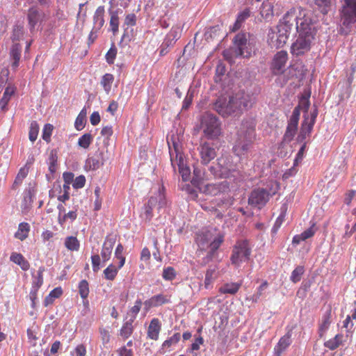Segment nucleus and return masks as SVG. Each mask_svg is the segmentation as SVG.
I'll return each instance as SVG.
<instances>
[{
  "label": "nucleus",
  "instance_id": "obj_1",
  "mask_svg": "<svg viewBox=\"0 0 356 356\" xmlns=\"http://www.w3.org/2000/svg\"><path fill=\"white\" fill-rule=\"evenodd\" d=\"M253 102L251 97L243 92H237L227 99L219 97L213 104V109L223 118L231 115H237L243 110L252 106Z\"/></svg>",
  "mask_w": 356,
  "mask_h": 356
},
{
  "label": "nucleus",
  "instance_id": "obj_2",
  "mask_svg": "<svg viewBox=\"0 0 356 356\" xmlns=\"http://www.w3.org/2000/svg\"><path fill=\"white\" fill-rule=\"evenodd\" d=\"M225 240V234L216 230H207L196 234L195 242L198 246L197 254L209 249L205 257L203 258L202 264L205 265L214 257L216 251L222 244Z\"/></svg>",
  "mask_w": 356,
  "mask_h": 356
},
{
  "label": "nucleus",
  "instance_id": "obj_3",
  "mask_svg": "<svg viewBox=\"0 0 356 356\" xmlns=\"http://www.w3.org/2000/svg\"><path fill=\"white\" fill-rule=\"evenodd\" d=\"M256 120L253 118H245L241 122L233 146V151L236 155L243 156L249 149L256 136Z\"/></svg>",
  "mask_w": 356,
  "mask_h": 356
},
{
  "label": "nucleus",
  "instance_id": "obj_4",
  "mask_svg": "<svg viewBox=\"0 0 356 356\" xmlns=\"http://www.w3.org/2000/svg\"><path fill=\"white\" fill-rule=\"evenodd\" d=\"M341 26L340 33L348 35L353 24L356 23V0H343L341 10Z\"/></svg>",
  "mask_w": 356,
  "mask_h": 356
},
{
  "label": "nucleus",
  "instance_id": "obj_5",
  "mask_svg": "<svg viewBox=\"0 0 356 356\" xmlns=\"http://www.w3.org/2000/svg\"><path fill=\"white\" fill-rule=\"evenodd\" d=\"M200 127L209 139H216L222 134L221 122L215 115L207 112L201 118Z\"/></svg>",
  "mask_w": 356,
  "mask_h": 356
},
{
  "label": "nucleus",
  "instance_id": "obj_6",
  "mask_svg": "<svg viewBox=\"0 0 356 356\" xmlns=\"http://www.w3.org/2000/svg\"><path fill=\"white\" fill-rule=\"evenodd\" d=\"M210 172L217 178H231L237 172L236 165L229 156H222L217 159V163L211 166Z\"/></svg>",
  "mask_w": 356,
  "mask_h": 356
},
{
  "label": "nucleus",
  "instance_id": "obj_7",
  "mask_svg": "<svg viewBox=\"0 0 356 356\" xmlns=\"http://www.w3.org/2000/svg\"><path fill=\"white\" fill-rule=\"evenodd\" d=\"M289 26L286 23H281L275 28H270L268 33L267 42L272 48L282 47L289 39Z\"/></svg>",
  "mask_w": 356,
  "mask_h": 356
},
{
  "label": "nucleus",
  "instance_id": "obj_8",
  "mask_svg": "<svg viewBox=\"0 0 356 356\" xmlns=\"http://www.w3.org/2000/svg\"><path fill=\"white\" fill-rule=\"evenodd\" d=\"M251 248L249 241L246 239L238 240L233 246L230 261L236 267L240 266L243 261L250 259Z\"/></svg>",
  "mask_w": 356,
  "mask_h": 356
},
{
  "label": "nucleus",
  "instance_id": "obj_9",
  "mask_svg": "<svg viewBox=\"0 0 356 356\" xmlns=\"http://www.w3.org/2000/svg\"><path fill=\"white\" fill-rule=\"evenodd\" d=\"M235 46V55L236 56L249 57L251 54V48L248 42L247 34L238 33L234 38Z\"/></svg>",
  "mask_w": 356,
  "mask_h": 356
},
{
  "label": "nucleus",
  "instance_id": "obj_10",
  "mask_svg": "<svg viewBox=\"0 0 356 356\" xmlns=\"http://www.w3.org/2000/svg\"><path fill=\"white\" fill-rule=\"evenodd\" d=\"M314 36L312 35H300L291 47V52L293 55L300 56L309 51L311 43Z\"/></svg>",
  "mask_w": 356,
  "mask_h": 356
},
{
  "label": "nucleus",
  "instance_id": "obj_11",
  "mask_svg": "<svg viewBox=\"0 0 356 356\" xmlns=\"http://www.w3.org/2000/svg\"><path fill=\"white\" fill-rule=\"evenodd\" d=\"M269 193L264 188H255L250 194L248 204L254 207L261 208L269 200Z\"/></svg>",
  "mask_w": 356,
  "mask_h": 356
},
{
  "label": "nucleus",
  "instance_id": "obj_12",
  "mask_svg": "<svg viewBox=\"0 0 356 356\" xmlns=\"http://www.w3.org/2000/svg\"><path fill=\"white\" fill-rule=\"evenodd\" d=\"M300 114V113L298 111V108H295L293 111L291 116L289 118L286 131L283 136L284 142L289 143L293 139L295 135L297 133Z\"/></svg>",
  "mask_w": 356,
  "mask_h": 356
},
{
  "label": "nucleus",
  "instance_id": "obj_13",
  "mask_svg": "<svg viewBox=\"0 0 356 356\" xmlns=\"http://www.w3.org/2000/svg\"><path fill=\"white\" fill-rule=\"evenodd\" d=\"M288 60V54L286 51L277 52L272 60L270 70L275 75H280L284 72L285 65Z\"/></svg>",
  "mask_w": 356,
  "mask_h": 356
},
{
  "label": "nucleus",
  "instance_id": "obj_14",
  "mask_svg": "<svg viewBox=\"0 0 356 356\" xmlns=\"http://www.w3.org/2000/svg\"><path fill=\"white\" fill-rule=\"evenodd\" d=\"M230 191L229 184L225 180L215 184H208L202 189L204 193L211 196L228 193Z\"/></svg>",
  "mask_w": 356,
  "mask_h": 356
},
{
  "label": "nucleus",
  "instance_id": "obj_15",
  "mask_svg": "<svg viewBox=\"0 0 356 356\" xmlns=\"http://www.w3.org/2000/svg\"><path fill=\"white\" fill-rule=\"evenodd\" d=\"M296 29L300 35H312V36H314L316 34L311 19L307 17L305 14L301 17L300 13V17H297Z\"/></svg>",
  "mask_w": 356,
  "mask_h": 356
},
{
  "label": "nucleus",
  "instance_id": "obj_16",
  "mask_svg": "<svg viewBox=\"0 0 356 356\" xmlns=\"http://www.w3.org/2000/svg\"><path fill=\"white\" fill-rule=\"evenodd\" d=\"M201 163L207 165L217 155L213 144L209 142L202 143L199 148Z\"/></svg>",
  "mask_w": 356,
  "mask_h": 356
},
{
  "label": "nucleus",
  "instance_id": "obj_17",
  "mask_svg": "<svg viewBox=\"0 0 356 356\" xmlns=\"http://www.w3.org/2000/svg\"><path fill=\"white\" fill-rule=\"evenodd\" d=\"M44 13L37 6H33L27 10V19L30 30L35 29V26L43 20Z\"/></svg>",
  "mask_w": 356,
  "mask_h": 356
},
{
  "label": "nucleus",
  "instance_id": "obj_18",
  "mask_svg": "<svg viewBox=\"0 0 356 356\" xmlns=\"http://www.w3.org/2000/svg\"><path fill=\"white\" fill-rule=\"evenodd\" d=\"M332 307L328 305L318 323V332L320 338L324 337L332 322Z\"/></svg>",
  "mask_w": 356,
  "mask_h": 356
},
{
  "label": "nucleus",
  "instance_id": "obj_19",
  "mask_svg": "<svg viewBox=\"0 0 356 356\" xmlns=\"http://www.w3.org/2000/svg\"><path fill=\"white\" fill-rule=\"evenodd\" d=\"M168 145L169 148V153L170 156L171 164L175 168V163L177 160L183 158L180 152V145L178 142V138L172 136L170 140H168Z\"/></svg>",
  "mask_w": 356,
  "mask_h": 356
},
{
  "label": "nucleus",
  "instance_id": "obj_20",
  "mask_svg": "<svg viewBox=\"0 0 356 356\" xmlns=\"http://www.w3.org/2000/svg\"><path fill=\"white\" fill-rule=\"evenodd\" d=\"M170 302V297L163 294H158L152 296L144 302V309L147 312L152 307H159Z\"/></svg>",
  "mask_w": 356,
  "mask_h": 356
},
{
  "label": "nucleus",
  "instance_id": "obj_21",
  "mask_svg": "<svg viewBox=\"0 0 356 356\" xmlns=\"http://www.w3.org/2000/svg\"><path fill=\"white\" fill-rule=\"evenodd\" d=\"M276 4V0L264 1L260 8V14L266 21H270L274 16V6Z\"/></svg>",
  "mask_w": 356,
  "mask_h": 356
},
{
  "label": "nucleus",
  "instance_id": "obj_22",
  "mask_svg": "<svg viewBox=\"0 0 356 356\" xmlns=\"http://www.w3.org/2000/svg\"><path fill=\"white\" fill-rule=\"evenodd\" d=\"M58 209L59 210L58 222L61 226L65 225L67 220L73 222L77 218L76 210H73L65 213V209L63 204H58Z\"/></svg>",
  "mask_w": 356,
  "mask_h": 356
},
{
  "label": "nucleus",
  "instance_id": "obj_23",
  "mask_svg": "<svg viewBox=\"0 0 356 356\" xmlns=\"http://www.w3.org/2000/svg\"><path fill=\"white\" fill-rule=\"evenodd\" d=\"M181 30L179 26H172L166 35L164 41L162 44V47H169L172 46L175 42L181 37Z\"/></svg>",
  "mask_w": 356,
  "mask_h": 356
},
{
  "label": "nucleus",
  "instance_id": "obj_24",
  "mask_svg": "<svg viewBox=\"0 0 356 356\" xmlns=\"http://www.w3.org/2000/svg\"><path fill=\"white\" fill-rule=\"evenodd\" d=\"M314 127V120L308 121V118H305L301 124L300 133L297 137V141L302 143L309 136Z\"/></svg>",
  "mask_w": 356,
  "mask_h": 356
},
{
  "label": "nucleus",
  "instance_id": "obj_25",
  "mask_svg": "<svg viewBox=\"0 0 356 356\" xmlns=\"http://www.w3.org/2000/svg\"><path fill=\"white\" fill-rule=\"evenodd\" d=\"M115 243V238L110 237L106 238L101 251V257L103 262H106L110 259Z\"/></svg>",
  "mask_w": 356,
  "mask_h": 356
},
{
  "label": "nucleus",
  "instance_id": "obj_26",
  "mask_svg": "<svg viewBox=\"0 0 356 356\" xmlns=\"http://www.w3.org/2000/svg\"><path fill=\"white\" fill-rule=\"evenodd\" d=\"M161 330V324L159 319L154 318L147 327V337L154 341L158 340Z\"/></svg>",
  "mask_w": 356,
  "mask_h": 356
},
{
  "label": "nucleus",
  "instance_id": "obj_27",
  "mask_svg": "<svg viewBox=\"0 0 356 356\" xmlns=\"http://www.w3.org/2000/svg\"><path fill=\"white\" fill-rule=\"evenodd\" d=\"M108 13L110 15L109 26L111 31L113 35H116L119 31V14L122 13V10L121 9L113 10L112 8H110L108 9Z\"/></svg>",
  "mask_w": 356,
  "mask_h": 356
},
{
  "label": "nucleus",
  "instance_id": "obj_28",
  "mask_svg": "<svg viewBox=\"0 0 356 356\" xmlns=\"http://www.w3.org/2000/svg\"><path fill=\"white\" fill-rule=\"evenodd\" d=\"M291 332L289 331L282 337L277 345L275 346L274 350L276 356H280L283 351H284L291 343Z\"/></svg>",
  "mask_w": 356,
  "mask_h": 356
},
{
  "label": "nucleus",
  "instance_id": "obj_29",
  "mask_svg": "<svg viewBox=\"0 0 356 356\" xmlns=\"http://www.w3.org/2000/svg\"><path fill=\"white\" fill-rule=\"evenodd\" d=\"M105 8L104 6L97 7L93 15V28L99 31L104 25Z\"/></svg>",
  "mask_w": 356,
  "mask_h": 356
},
{
  "label": "nucleus",
  "instance_id": "obj_30",
  "mask_svg": "<svg viewBox=\"0 0 356 356\" xmlns=\"http://www.w3.org/2000/svg\"><path fill=\"white\" fill-rule=\"evenodd\" d=\"M22 53V45L19 43H14L10 50V58L13 60L11 66L13 69H17L19 64Z\"/></svg>",
  "mask_w": 356,
  "mask_h": 356
},
{
  "label": "nucleus",
  "instance_id": "obj_31",
  "mask_svg": "<svg viewBox=\"0 0 356 356\" xmlns=\"http://www.w3.org/2000/svg\"><path fill=\"white\" fill-rule=\"evenodd\" d=\"M10 260L14 264L19 266V267L24 271L28 270L30 268L29 262L21 253L16 252H12L10 257Z\"/></svg>",
  "mask_w": 356,
  "mask_h": 356
},
{
  "label": "nucleus",
  "instance_id": "obj_32",
  "mask_svg": "<svg viewBox=\"0 0 356 356\" xmlns=\"http://www.w3.org/2000/svg\"><path fill=\"white\" fill-rule=\"evenodd\" d=\"M241 286V282L225 283L219 289V292L222 294H236Z\"/></svg>",
  "mask_w": 356,
  "mask_h": 356
},
{
  "label": "nucleus",
  "instance_id": "obj_33",
  "mask_svg": "<svg viewBox=\"0 0 356 356\" xmlns=\"http://www.w3.org/2000/svg\"><path fill=\"white\" fill-rule=\"evenodd\" d=\"M343 341V334H337L333 338L325 341L324 346L330 350H334L342 345Z\"/></svg>",
  "mask_w": 356,
  "mask_h": 356
},
{
  "label": "nucleus",
  "instance_id": "obj_34",
  "mask_svg": "<svg viewBox=\"0 0 356 356\" xmlns=\"http://www.w3.org/2000/svg\"><path fill=\"white\" fill-rule=\"evenodd\" d=\"M31 230V227L28 222H21L18 225V229L17 232L15 233V238L23 241L28 236Z\"/></svg>",
  "mask_w": 356,
  "mask_h": 356
},
{
  "label": "nucleus",
  "instance_id": "obj_35",
  "mask_svg": "<svg viewBox=\"0 0 356 356\" xmlns=\"http://www.w3.org/2000/svg\"><path fill=\"white\" fill-rule=\"evenodd\" d=\"M156 199L149 198L147 203L144 206L143 213L142 216L145 218V220L147 222H150L153 217V208L156 207Z\"/></svg>",
  "mask_w": 356,
  "mask_h": 356
},
{
  "label": "nucleus",
  "instance_id": "obj_36",
  "mask_svg": "<svg viewBox=\"0 0 356 356\" xmlns=\"http://www.w3.org/2000/svg\"><path fill=\"white\" fill-rule=\"evenodd\" d=\"M164 189L163 186L161 187L157 194L149 197L156 199V206L158 205V209L166 207L168 204V201L164 194Z\"/></svg>",
  "mask_w": 356,
  "mask_h": 356
},
{
  "label": "nucleus",
  "instance_id": "obj_37",
  "mask_svg": "<svg viewBox=\"0 0 356 356\" xmlns=\"http://www.w3.org/2000/svg\"><path fill=\"white\" fill-rule=\"evenodd\" d=\"M175 165L178 166L179 172L182 177V179L184 181H188L190 177L191 171L189 168L185 166L184 158H181L180 159L177 160V161H175Z\"/></svg>",
  "mask_w": 356,
  "mask_h": 356
},
{
  "label": "nucleus",
  "instance_id": "obj_38",
  "mask_svg": "<svg viewBox=\"0 0 356 356\" xmlns=\"http://www.w3.org/2000/svg\"><path fill=\"white\" fill-rule=\"evenodd\" d=\"M250 16V9L245 8L238 14L235 24H234L232 31L239 29L242 23Z\"/></svg>",
  "mask_w": 356,
  "mask_h": 356
},
{
  "label": "nucleus",
  "instance_id": "obj_39",
  "mask_svg": "<svg viewBox=\"0 0 356 356\" xmlns=\"http://www.w3.org/2000/svg\"><path fill=\"white\" fill-rule=\"evenodd\" d=\"M133 322L134 319L127 321L121 327L120 334L123 339H127L132 334L134 331Z\"/></svg>",
  "mask_w": 356,
  "mask_h": 356
},
{
  "label": "nucleus",
  "instance_id": "obj_40",
  "mask_svg": "<svg viewBox=\"0 0 356 356\" xmlns=\"http://www.w3.org/2000/svg\"><path fill=\"white\" fill-rule=\"evenodd\" d=\"M314 3L318 6L320 11L325 15L331 9L334 0H314Z\"/></svg>",
  "mask_w": 356,
  "mask_h": 356
},
{
  "label": "nucleus",
  "instance_id": "obj_41",
  "mask_svg": "<svg viewBox=\"0 0 356 356\" xmlns=\"http://www.w3.org/2000/svg\"><path fill=\"white\" fill-rule=\"evenodd\" d=\"M65 248L70 251H77L79 249L80 243L75 236H67L65 241Z\"/></svg>",
  "mask_w": 356,
  "mask_h": 356
},
{
  "label": "nucleus",
  "instance_id": "obj_42",
  "mask_svg": "<svg viewBox=\"0 0 356 356\" xmlns=\"http://www.w3.org/2000/svg\"><path fill=\"white\" fill-rule=\"evenodd\" d=\"M94 156L103 164L111 159V154L109 152L107 147L99 148Z\"/></svg>",
  "mask_w": 356,
  "mask_h": 356
},
{
  "label": "nucleus",
  "instance_id": "obj_43",
  "mask_svg": "<svg viewBox=\"0 0 356 356\" xmlns=\"http://www.w3.org/2000/svg\"><path fill=\"white\" fill-rule=\"evenodd\" d=\"M114 76L111 74L107 73L102 76L101 85L106 93H108L111 91Z\"/></svg>",
  "mask_w": 356,
  "mask_h": 356
},
{
  "label": "nucleus",
  "instance_id": "obj_44",
  "mask_svg": "<svg viewBox=\"0 0 356 356\" xmlns=\"http://www.w3.org/2000/svg\"><path fill=\"white\" fill-rule=\"evenodd\" d=\"M120 268L119 266L117 268L113 264H110L104 270V277L108 280H113Z\"/></svg>",
  "mask_w": 356,
  "mask_h": 356
},
{
  "label": "nucleus",
  "instance_id": "obj_45",
  "mask_svg": "<svg viewBox=\"0 0 356 356\" xmlns=\"http://www.w3.org/2000/svg\"><path fill=\"white\" fill-rule=\"evenodd\" d=\"M93 137L91 134L86 133L81 136L78 140V145L83 149H88L92 143Z\"/></svg>",
  "mask_w": 356,
  "mask_h": 356
},
{
  "label": "nucleus",
  "instance_id": "obj_46",
  "mask_svg": "<svg viewBox=\"0 0 356 356\" xmlns=\"http://www.w3.org/2000/svg\"><path fill=\"white\" fill-rule=\"evenodd\" d=\"M181 335L179 333H175L172 337L163 341L162 344L163 349H170L172 346L176 345L180 340Z\"/></svg>",
  "mask_w": 356,
  "mask_h": 356
},
{
  "label": "nucleus",
  "instance_id": "obj_47",
  "mask_svg": "<svg viewBox=\"0 0 356 356\" xmlns=\"http://www.w3.org/2000/svg\"><path fill=\"white\" fill-rule=\"evenodd\" d=\"M39 132V125L36 121L31 122L29 127V138L32 142L34 143L38 135Z\"/></svg>",
  "mask_w": 356,
  "mask_h": 356
},
{
  "label": "nucleus",
  "instance_id": "obj_48",
  "mask_svg": "<svg viewBox=\"0 0 356 356\" xmlns=\"http://www.w3.org/2000/svg\"><path fill=\"white\" fill-rule=\"evenodd\" d=\"M305 273V268L302 266H297L291 273L290 280L293 283L298 282Z\"/></svg>",
  "mask_w": 356,
  "mask_h": 356
},
{
  "label": "nucleus",
  "instance_id": "obj_49",
  "mask_svg": "<svg viewBox=\"0 0 356 356\" xmlns=\"http://www.w3.org/2000/svg\"><path fill=\"white\" fill-rule=\"evenodd\" d=\"M89 284L86 280H81L79 284V293L83 299H86L89 294Z\"/></svg>",
  "mask_w": 356,
  "mask_h": 356
},
{
  "label": "nucleus",
  "instance_id": "obj_50",
  "mask_svg": "<svg viewBox=\"0 0 356 356\" xmlns=\"http://www.w3.org/2000/svg\"><path fill=\"white\" fill-rule=\"evenodd\" d=\"M124 248L121 243H119L115 251V257L120 260L119 268H121L125 263V257L123 256Z\"/></svg>",
  "mask_w": 356,
  "mask_h": 356
},
{
  "label": "nucleus",
  "instance_id": "obj_51",
  "mask_svg": "<svg viewBox=\"0 0 356 356\" xmlns=\"http://www.w3.org/2000/svg\"><path fill=\"white\" fill-rule=\"evenodd\" d=\"M117 52H118L117 48L115 46V44H113L105 56L106 60L108 64L112 65L114 63L115 59L117 56Z\"/></svg>",
  "mask_w": 356,
  "mask_h": 356
},
{
  "label": "nucleus",
  "instance_id": "obj_52",
  "mask_svg": "<svg viewBox=\"0 0 356 356\" xmlns=\"http://www.w3.org/2000/svg\"><path fill=\"white\" fill-rule=\"evenodd\" d=\"M86 165L90 168V169L95 170L99 169L104 164L101 163L96 156H93L92 157H90L86 160Z\"/></svg>",
  "mask_w": 356,
  "mask_h": 356
},
{
  "label": "nucleus",
  "instance_id": "obj_53",
  "mask_svg": "<svg viewBox=\"0 0 356 356\" xmlns=\"http://www.w3.org/2000/svg\"><path fill=\"white\" fill-rule=\"evenodd\" d=\"M216 269H208L205 274L204 286L206 289H209L210 286L215 280L214 274Z\"/></svg>",
  "mask_w": 356,
  "mask_h": 356
},
{
  "label": "nucleus",
  "instance_id": "obj_54",
  "mask_svg": "<svg viewBox=\"0 0 356 356\" xmlns=\"http://www.w3.org/2000/svg\"><path fill=\"white\" fill-rule=\"evenodd\" d=\"M162 277L164 280L168 281L173 280L176 277L175 270L172 267H167L163 269Z\"/></svg>",
  "mask_w": 356,
  "mask_h": 356
},
{
  "label": "nucleus",
  "instance_id": "obj_55",
  "mask_svg": "<svg viewBox=\"0 0 356 356\" xmlns=\"http://www.w3.org/2000/svg\"><path fill=\"white\" fill-rule=\"evenodd\" d=\"M54 129L53 125L51 124H46L42 130V139L49 143L51 140V136Z\"/></svg>",
  "mask_w": 356,
  "mask_h": 356
},
{
  "label": "nucleus",
  "instance_id": "obj_56",
  "mask_svg": "<svg viewBox=\"0 0 356 356\" xmlns=\"http://www.w3.org/2000/svg\"><path fill=\"white\" fill-rule=\"evenodd\" d=\"M317 228L316 226V223L313 222L308 229H307L306 230L301 233L302 236L303 237V239L307 240L308 238H312L315 234Z\"/></svg>",
  "mask_w": 356,
  "mask_h": 356
},
{
  "label": "nucleus",
  "instance_id": "obj_57",
  "mask_svg": "<svg viewBox=\"0 0 356 356\" xmlns=\"http://www.w3.org/2000/svg\"><path fill=\"white\" fill-rule=\"evenodd\" d=\"M309 95L307 96H302L299 102V104L296 108H298V111H300V108L303 109L305 112H307L309 106H310V102H309Z\"/></svg>",
  "mask_w": 356,
  "mask_h": 356
},
{
  "label": "nucleus",
  "instance_id": "obj_58",
  "mask_svg": "<svg viewBox=\"0 0 356 356\" xmlns=\"http://www.w3.org/2000/svg\"><path fill=\"white\" fill-rule=\"evenodd\" d=\"M193 175L194 176L191 180V183L193 185L198 186L203 179L202 172L200 170L195 168L193 170Z\"/></svg>",
  "mask_w": 356,
  "mask_h": 356
},
{
  "label": "nucleus",
  "instance_id": "obj_59",
  "mask_svg": "<svg viewBox=\"0 0 356 356\" xmlns=\"http://www.w3.org/2000/svg\"><path fill=\"white\" fill-rule=\"evenodd\" d=\"M99 332L100 334L101 339L103 343H108L110 341L111 337L109 331L103 327H100L99 328Z\"/></svg>",
  "mask_w": 356,
  "mask_h": 356
},
{
  "label": "nucleus",
  "instance_id": "obj_60",
  "mask_svg": "<svg viewBox=\"0 0 356 356\" xmlns=\"http://www.w3.org/2000/svg\"><path fill=\"white\" fill-rule=\"evenodd\" d=\"M124 25L134 26L136 24V15L134 13H129L125 16Z\"/></svg>",
  "mask_w": 356,
  "mask_h": 356
},
{
  "label": "nucleus",
  "instance_id": "obj_61",
  "mask_svg": "<svg viewBox=\"0 0 356 356\" xmlns=\"http://www.w3.org/2000/svg\"><path fill=\"white\" fill-rule=\"evenodd\" d=\"M24 35V29L22 26H16L13 29L12 39L13 41L19 40Z\"/></svg>",
  "mask_w": 356,
  "mask_h": 356
},
{
  "label": "nucleus",
  "instance_id": "obj_62",
  "mask_svg": "<svg viewBox=\"0 0 356 356\" xmlns=\"http://www.w3.org/2000/svg\"><path fill=\"white\" fill-rule=\"evenodd\" d=\"M86 184V178L83 175H80L75 178L72 183V186L74 188H81L84 186Z\"/></svg>",
  "mask_w": 356,
  "mask_h": 356
},
{
  "label": "nucleus",
  "instance_id": "obj_63",
  "mask_svg": "<svg viewBox=\"0 0 356 356\" xmlns=\"http://www.w3.org/2000/svg\"><path fill=\"white\" fill-rule=\"evenodd\" d=\"M100 256L97 254L91 257L92 266L94 272H97L100 268Z\"/></svg>",
  "mask_w": 356,
  "mask_h": 356
},
{
  "label": "nucleus",
  "instance_id": "obj_64",
  "mask_svg": "<svg viewBox=\"0 0 356 356\" xmlns=\"http://www.w3.org/2000/svg\"><path fill=\"white\" fill-rule=\"evenodd\" d=\"M86 122V118L78 115L74 122V127L78 131L82 130L85 127Z\"/></svg>",
  "mask_w": 356,
  "mask_h": 356
}]
</instances>
